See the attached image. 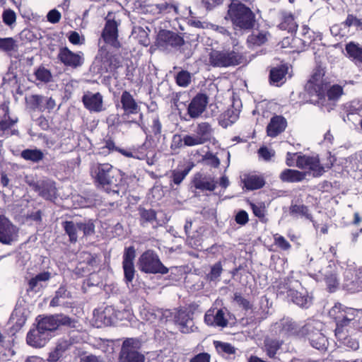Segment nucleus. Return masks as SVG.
Returning a JSON list of instances; mask_svg holds the SVG:
<instances>
[{
    "instance_id": "f257e3e1",
    "label": "nucleus",
    "mask_w": 362,
    "mask_h": 362,
    "mask_svg": "<svg viewBox=\"0 0 362 362\" xmlns=\"http://www.w3.org/2000/svg\"><path fill=\"white\" fill-rule=\"evenodd\" d=\"M94 173L97 186L107 194L119 195L120 192L126 191L127 183L124 175L110 163L99 164Z\"/></svg>"
},
{
    "instance_id": "f03ea898",
    "label": "nucleus",
    "mask_w": 362,
    "mask_h": 362,
    "mask_svg": "<svg viewBox=\"0 0 362 362\" xmlns=\"http://www.w3.org/2000/svg\"><path fill=\"white\" fill-rule=\"evenodd\" d=\"M274 287L277 296L282 297L301 308H308L312 304V297L309 296L300 281L295 279L292 275L276 282Z\"/></svg>"
},
{
    "instance_id": "7ed1b4c3",
    "label": "nucleus",
    "mask_w": 362,
    "mask_h": 362,
    "mask_svg": "<svg viewBox=\"0 0 362 362\" xmlns=\"http://www.w3.org/2000/svg\"><path fill=\"white\" fill-rule=\"evenodd\" d=\"M225 18L232 23L235 30H247L254 28L255 15L246 5L240 2H231Z\"/></svg>"
},
{
    "instance_id": "20e7f679",
    "label": "nucleus",
    "mask_w": 362,
    "mask_h": 362,
    "mask_svg": "<svg viewBox=\"0 0 362 362\" xmlns=\"http://www.w3.org/2000/svg\"><path fill=\"white\" fill-rule=\"evenodd\" d=\"M146 356L142 352V341L139 338H126L122 344L118 362H145Z\"/></svg>"
},
{
    "instance_id": "39448f33",
    "label": "nucleus",
    "mask_w": 362,
    "mask_h": 362,
    "mask_svg": "<svg viewBox=\"0 0 362 362\" xmlns=\"http://www.w3.org/2000/svg\"><path fill=\"white\" fill-rule=\"evenodd\" d=\"M309 268L313 270L314 275L318 280L325 282L329 292H334L338 287L339 282L337 276V267L334 262H329L325 267H322V263L320 262L310 263Z\"/></svg>"
},
{
    "instance_id": "423d86ee",
    "label": "nucleus",
    "mask_w": 362,
    "mask_h": 362,
    "mask_svg": "<svg viewBox=\"0 0 362 362\" xmlns=\"http://www.w3.org/2000/svg\"><path fill=\"white\" fill-rule=\"evenodd\" d=\"M244 57L239 52L212 49L209 54V62L214 67H228L243 63Z\"/></svg>"
},
{
    "instance_id": "0eeeda50",
    "label": "nucleus",
    "mask_w": 362,
    "mask_h": 362,
    "mask_svg": "<svg viewBox=\"0 0 362 362\" xmlns=\"http://www.w3.org/2000/svg\"><path fill=\"white\" fill-rule=\"evenodd\" d=\"M139 267L141 272L146 274H165L168 269L163 264L158 256L153 250H146L139 259Z\"/></svg>"
},
{
    "instance_id": "6e6552de",
    "label": "nucleus",
    "mask_w": 362,
    "mask_h": 362,
    "mask_svg": "<svg viewBox=\"0 0 362 362\" xmlns=\"http://www.w3.org/2000/svg\"><path fill=\"white\" fill-rule=\"evenodd\" d=\"M183 37L177 33L162 29L157 34L155 45L160 50L177 49L184 45Z\"/></svg>"
},
{
    "instance_id": "1a4fd4ad",
    "label": "nucleus",
    "mask_w": 362,
    "mask_h": 362,
    "mask_svg": "<svg viewBox=\"0 0 362 362\" xmlns=\"http://www.w3.org/2000/svg\"><path fill=\"white\" fill-rule=\"evenodd\" d=\"M296 165L300 169H308L312 171L315 177L321 176L325 171V168L330 169L333 163L325 164L323 166L320 164L318 156H310L307 155H298L296 158Z\"/></svg>"
},
{
    "instance_id": "9d476101",
    "label": "nucleus",
    "mask_w": 362,
    "mask_h": 362,
    "mask_svg": "<svg viewBox=\"0 0 362 362\" xmlns=\"http://www.w3.org/2000/svg\"><path fill=\"white\" fill-rule=\"evenodd\" d=\"M187 141L192 146L204 144L210 142L213 136L211 125L207 122L197 124L194 134H188Z\"/></svg>"
},
{
    "instance_id": "9b49d317",
    "label": "nucleus",
    "mask_w": 362,
    "mask_h": 362,
    "mask_svg": "<svg viewBox=\"0 0 362 362\" xmlns=\"http://www.w3.org/2000/svg\"><path fill=\"white\" fill-rule=\"evenodd\" d=\"M28 185L36 192L39 196L46 200L53 201L56 199L57 188L55 182L50 180H31L27 182Z\"/></svg>"
},
{
    "instance_id": "f8f14e48",
    "label": "nucleus",
    "mask_w": 362,
    "mask_h": 362,
    "mask_svg": "<svg viewBox=\"0 0 362 362\" xmlns=\"http://www.w3.org/2000/svg\"><path fill=\"white\" fill-rule=\"evenodd\" d=\"M18 238V228L4 215H0V243L11 245Z\"/></svg>"
},
{
    "instance_id": "ddd939ff",
    "label": "nucleus",
    "mask_w": 362,
    "mask_h": 362,
    "mask_svg": "<svg viewBox=\"0 0 362 362\" xmlns=\"http://www.w3.org/2000/svg\"><path fill=\"white\" fill-rule=\"evenodd\" d=\"M136 250L134 246L126 247L122 256V268L124 271V280L127 284L132 283L134 279L136 270L134 259Z\"/></svg>"
},
{
    "instance_id": "4468645a",
    "label": "nucleus",
    "mask_w": 362,
    "mask_h": 362,
    "mask_svg": "<svg viewBox=\"0 0 362 362\" xmlns=\"http://www.w3.org/2000/svg\"><path fill=\"white\" fill-rule=\"evenodd\" d=\"M208 103L209 98L206 94L198 93L188 104L187 115L190 119L199 118L205 112Z\"/></svg>"
},
{
    "instance_id": "2eb2a0df",
    "label": "nucleus",
    "mask_w": 362,
    "mask_h": 362,
    "mask_svg": "<svg viewBox=\"0 0 362 362\" xmlns=\"http://www.w3.org/2000/svg\"><path fill=\"white\" fill-rule=\"evenodd\" d=\"M119 23L114 19H107L102 31L101 37L103 41L115 48H119L121 43L118 40Z\"/></svg>"
},
{
    "instance_id": "dca6fc26",
    "label": "nucleus",
    "mask_w": 362,
    "mask_h": 362,
    "mask_svg": "<svg viewBox=\"0 0 362 362\" xmlns=\"http://www.w3.org/2000/svg\"><path fill=\"white\" fill-rule=\"evenodd\" d=\"M82 260L80 261L74 270L78 277H83L92 273L97 265V255L88 252L83 253Z\"/></svg>"
},
{
    "instance_id": "f3484780",
    "label": "nucleus",
    "mask_w": 362,
    "mask_h": 362,
    "mask_svg": "<svg viewBox=\"0 0 362 362\" xmlns=\"http://www.w3.org/2000/svg\"><path fill=\"white\" fill-rule=\"evenodd\" d=\"M121 108L123 110L122 117L125 119L132 115H136L141 107L133 95L128 90L122 91L120 96Z\"/></svg>"
},
{
    "instance_id": "a211bd4d",
    "label": "nucleus",
    "mask_w": 362,
    "mask_h": 362,
    "mask_svg": "<svg viewBox=\"0 0 362 362\" xmlns=\"http://www.w3.org/2000/svg\"><path fill=\"white\" fill-rule=\"evenodd\" d=\"M204 320L206 325L214 327H226L228 320L223 309L216 308L209 309L204 315Z\"/></svg>"
},
{
    "instance_id": "6ab92c4d",
    "label": "nucleus",
    "mask_w": 362,
    "mask_h": 362,
    "mask_svg": "<svg viewBox=\"0 0 362 362\" xmlns=\"http://www.w3.org/2000/svg\"><path fill=\"white\" fill-rule=\"evenodd\" d=\"M192 315L193 313L187 309H180L175 315V322L182 333L189 334L194 331V323Z\"/></svg>"
},
{
    "instance_id": "aec40b11",
    "label": "nucleus",
    "mask_w": 362,
    "mask_h": 362,
    "mask_svg": "<svg viewBox=\"0 0 362 362\" xmlns=\"http://www.w3.org/2000/svg\"><path fill=\"white\" fill-rule=\"evenodd\" d=\"M57 59L66 66L76 69L83 64L82 55L79 53H75L68 47H62L59 50Z\"/></svg>"
},
{
    "instance_id": "412c9836",
    "label": "nucleus",
    "mask_w": 362,
    "mask_h": 362,
    "mask_svg": "<svg viewBox=\"0 0 362 362\" xmlns=\"http://www.w3.org/2000/svg\"><path fill=\"white\" fill-rule=\"evenodd\" d=\"M27 103L31 109L40 112L47 110L49 112L56 106L55 100L52 98L44 97L40 95H31L27 99Z\"/></svg>"
},
{
    "instance_id": "4be33fe9",
    "label": "nucleus",
    "mask_w": 362,
    "mask_h": 362,
    "mask_svg": "<svg viewBox=\"0 0 362 362\" xmlns=\"http://www.w3.org/2000/svg\"><path fill=\"white\" fill-rule=\"evenodd\" d=\"M122 66L119 54L105 50L101 54V70L105 73H115Z\"/></svg>"
},
{
    "instance_id": "5701e85b",
    "label": "nucleus",
    "mask_w": 362,
    "mask_h": 362,
    "mask_svg": "<svg viewBox=\"0 0 362 362\" xmlns=\"http://www.w3.org/2000/svg\"><path fill=\"white\" fill-rule=\"evenodd\" d=\"M51 337V334L40 330L37 326L35 329H30L27 334L26 341L28 345L35 348H41L45 346Z\"/></svg>"
},
{
    "instance_id": "b1692460",
    "label": "nucleus",
    "mask_w": 362,
    "mask_h": 362,
    "mask_svg": "<svg viewBox=\"0 0 362 362\" xmlns=\"http://www.w3.org/2000/svg\"><path fill=\"white\" fill-rule=\"evenodd\" d=\"M287 124V120L284 116L274 115L267 126V136L272 138L276 137L285 131Z\"/></svg>"
},
{
    "instance_id": "393cba45",
    "label": "nucleus",
    "mask_w": 362,
    "mask_h": 362,
    "mask_svg": "<svg viewBox=\"0 0 362 362\" xmlns=\"http://www.w3.org/2000/svg\"><path fill=\"white\" fill-rule=\"evenodd\" d=\"M192 184L196 189L212 192L216 188V181L211 176H206L202 173L194 175Z\"/></svg>"
},
{
    "instance_id": "a878e982",
    "label": "nucleus",
    "mask_w": 362,
    "mask_h": 362,
    "mask_svg": "<svg viewBox=\"0 0 362 362\" xmlns=\"http://www.w3.org/2000/svg\"><path fill=\"white\" fill-rule=\"evenodd\" d=\"M243 188L247 191H254L263 188L266 185L263 175L256 173L245 174L242 179Z\"/></svg>"
},
{
    "instance_id": "bb28decb",
    "label": "nucleus",
    "mask_w": 362,
    "mask_h": 362,
    "mask_svg": "<svg viewBox=\"0 0 362 362\" xmlns=\"http://www.w3.org/2000/svg\"><path fill=\"white\" fill-rule=\"evenodd\" d=\"M84 107L90 112H99L103 110V96L100 93L88 92L82 97Z\"/></svg>"
},
{
    "instance_id": "cd10ccee",
    "label": "nucleus",
    "mask_w": 362,
    "mask_h": 362,
    "mask_svg": "<svg viewBox=\"0 0 362 362\" xmlns=\"http://www.w3.org/2000/svg\"><path fill=\"white\" fill-rule=\"evenodd\" d=\"M346 307L343 306L341 304H335L329 310V315L336 322L335 335L340 336V330L344 329V324L345 320V312Z\"/></svg>"
},
{
    "instance_id": "c85d7f7f",
    "label": "nucleus",
    "mask_w": 362,
    "mask_h": 362,
    "mask_svg": "<svg viewBox=\"0 0 362 362\" xmlns=\"http://www.w3.org/2000/svg\"><path fill=\"white\" fill-rule=\"evenodd\" d=\"M288 67L286 64L272 67L269 71V83L272 85L279 86L285 82Z\"/></svg>"
},
{
    "instance_id": "c756f323",
    "label": "nucleus",
    "mask_w": 362,
    "mask_h": 362,
    "mask_svg": "<svg viewBox=\"0 0 362 362\" xmlns=\"http://www.w3.org/2000/svg\"><path fill=\"white\" fill-rule=\"evenodd\" d=\"M139 222L141 226L146 227L148 224L157 223V212L153 209H146L139 206L137 209Z\"/></svg>"
},
{
    "instance_id": "7c9ffc66",
    "label": "nucleus",
    "mask_w": 362,
    "mask_h": 362,
    "mask_svg": "<svg viewBox=\"0 0 362 362\" xmlns=\"http://www.w3.org/2000/svg\"><path fill=\"white\" fill-rule=\"evenodd\" d=\"M278 28L281 30H286L288 33H296L298 29V24L295 21L293 13L286 11H281V22Z\"/></svg>"
},
{
    "instance_id": "2f4dec72",
    "label": "nucleus",
    "mask_w": 362,
    "mask_h": 362,
    "mask_svg": "<svg viewBox=\"0 0 362 362\" xmlns=\"http://www.w3.org/2000/svg\"><path fill=\"white\" fill-rule=\"evenodd\" d=\"M321 323L315 320L308 319L303 326H300L299 338L311 339L312 335H315L316 332L321 329Z\"/></svg>"
},
{
    "instance_id": "473e14b6",
    "label": "nucleus",
    "mask_w": 362,
    "mask_h": 362,
    "mask_svg": "<svg viewBox=\"0 0 362 362\" xmlns=\"http://www.w3.org/2000/svg\"><path fill=\"white\" fill-rule=\"evenodd\" d=\"M328 85L329 84L325 81L313 83H306L305 90L309 95H315L319 100H322L325 99V92Z\"/></svg>"
},
{
    "instance_id": "72a5a7b5",
    "label": "nucleus",
    "mask_w": 362,
    "mask_h": 362,
    "mask_svg": "<svg viewBox=\"0 0 362 362\" xmlns=\"http://www.w3.org/2000/svg\"><path fill=\"white\" fill-rule=\"evenodd\" d=\"M306 173L298 170L286 168L279 175V179L283 182H299L303 181Z\"/></svg>"
},
{
    "instance_id": "f704fd0d",
    "label": "nucleus",
    "mask_w": 362,
    "mask_h": 362,
    "mask_svg": "<svg viewBox=\"0 0 362 362\" xmlns=\"http://www.w3.org/2000/svg\"><path fill=\"white\" fill-rule=\"evenodd\" d=\"M71 345V344L67 339L59 340L54 349L49 354L47 361L49 362H58Z\"/></svg>"
},
{
    "instance_id": "c9c22d12",
    "label": "nucleus",
    "mask_w": 362,
    "mask_h": 362,
    "mask_svg": "<svg viewBox=\"0 0 362 362\" xmlns=\"http://www.w3.org/2000/svg\"><path fill=\"white\" fill-rule=\"evenodd\" d=\"M289 214L294 218H305L311 222H314L313 216L309 207L305 204H291L289 207Z\"/></svg>"
},
{
    "instance_id": "e433bc0d",
    "label": "nucleus",
    "mask_w": 362,
    "mask_h": 362,
    "mask_svg": "<svg viewBox=\"0 0 362 362\" xmlns=\"http://www.w3.org/2000/svg\"><path fill=\"white\" fill-rule=\"evenodd\" d=\"M36 320L37 321V326L39 327V329L48 334L57 329V324H56L53 315L43 317L39 315Z\"/></svg>"
},
{
    "instance_id": "4c0bfd02",
    "label": "nucleus",
    "mask_w": 362,
    "mask_h": 362,
    "mask_svg": "<svg viewBox=\"0 0 362 362\" xmlns=\"http://www.w3.org/2000/svg\"><path fill=\"white\" fill-rule=\"evenodd\" d=\"M282 344L283 342L279 339L266 338L264 341V351L268 357L274 358Z\"/></svg>"
},
{
    "instance_id": "58836bf2",
    "label": "nucleus",
    "mask_w": 362,
    "mask_h": 362,
    "mask_svg": "<svg viewBox=\"0 0 362 362\" xmlns=\"http://www.w3.org/2000/svg\"><path fill=\"white\" fill-rule=\"evenodd\" d=\"M308 341L313 348L320 351H326L329 345L327 338L322 333L321 329L316 332L315 335H312Z\"/></svg>"
},
{
    "instance_id": "ea45409f",
    "label": "nucleus",
    "mask_w": 362,
    "mask_h": 362,
    "mask_svg": "<svg viewBox=\"0 0 362 362\" xmlns=\"http://www.w3.org/2000/svg\"><path fill=\"white\" fill-rule=\"evenodd\" d=\"M193 167L194 164L192 163L182 170L177 169L173 170L170 176V185L172 186L173 184L175 185H180L186 176L189 173Z\"/></svg>"
},
{
    "instance_id": "a19ab883",
    "label": "nucleus",
    "mask_w": 362,
    "mask_h": 362,
    "mask_svg": "<svg viewBox=\"0 0 362 362\" xmlns=\"http://www.w3.org/2000/svg\"><path fill=\"white\" fill-rule=\"evenodd\" d=\"M249 206L255 216L257 217L259 220L262 223H267L268 219L267 218V207L264 202H258L255 204L252 202H249Z\"/></svg>"
},
{
    "instance_id": "79ce46f5",
    "label": "nucleus",
    "mask_w": 362,
    "mask_h": 362,
    "mask_svg": "<svg viewBox=\"0 0 362 362\" xmlns=\"http://www.w3.org/2000/svg\"><path fill=\"white\" fill-rule=\"evenodd\" d=\"M214 345L217 353L222 357L229 356L236 352V349L228 342L214 341Z\"/></svg>"
},
{
    "instance_id": "37998d69",
    "label": "nucleus",
    "mask_w": 362,
    "mask_h": 362,
    "mask_svg": "<svg viewBox=\"0 0 362 362\" xmlns=\"http://www.w3.org/2000/svg\"><path fill=\"white\" fill-rule=\"evenodd\" d=\"M62 226L65 233L69 236V241L72 243H75L78 240V223L75 224L72 221H65L62 222Z\"/></svg>"
},
{
    "instance_id": "c03bdc74",
    "label": "nucleus",
    "mask_w": 362,
    "mask_h": 362,
    "mask_svg": "<svg viewBox=\"0 0 362 362\" xmlns=\"http://www.w3.org/2000/svg\"><path fill=\"white\" fill-rule=\"evenodd\" d=\"M21 156L25 160L38 163L44 158V153L40 149L26 148L21 151Z\"/></svg>"
},
{
    "instance_id": "a18cd8bd",
    "label": "nucleus",
    "mask_w": 362,
    "mask_h": 362,
    "mask_svg": "<svg viewBox=\"0 0 362 362\" xmlns=\"http://www.w3.org/2000/svg\"><path fill=\"white\" fill-rule=\"evenodd\" d=\"M223 263L219 260L210 266V271L206 274V280L208 281H216L219 279L223 272Z\"/></svg>"
},
{
    "instance_id": "49530a36",
    "label": "nucleus",
    "mask_w": 362,
    "mask_h": 362,
    "mask_svg": "<svg viewBox=\"0 0 362 362\" xmlns=\"http://www.w3.org/2000/svg\"><path fill=\"white\" fill-rule=\"evenodd\" d=\"M345 49L350 58L362 63V47L358 44L351 42L346 44Z\"/></svg>"
},
{
    "instance_id": "de8ad7c7",
    "label": "nucleus",
    "mask_w": 362,
    "mask_h": 362,
    "mask_svg": "<svg viewBox=\"0 0 362 362\" xmlns=\"http://www.w3.org/2000/svg\"><path fill=\"white\" fill-rule=\"evenodd\" d=\"M51 278V273L49 272H43L37 274L35 276L31 278L28 283V288L27 292L35 291V288L40 281H47Z\"/></svg>"
},
{
    "instance_id": "09e8293b",
    "label": "nucleus",
    "mask_w": 362,
    "mask_h": 362,
    "mask_svg": "<svg viewBox=\"0 0 362 362\" xmlns=\"http://www.w3.org/2000/svg\"><path fill=\"white\" fill-rule=\"evenodd\" d=\"M281 329L289 335L299 337L300 326L292 320H286L281 323Z\"/></svg>"
},
{
    "instance_id": "8fccbe9b",
    "label": "nucleus",
    "mask_w": 362,
    "mask_h": 362,
    "mask_svg": "<svg viewBox=\"0 0 362 362\" xmlns=\"http://www.w3.org/2000/svg\"><path fill=\"white\" fill-rule=\"evenodd\" d=\"M268 32H253L247 37V42L254 46H261L267 41Z\"/></svg>"
},
{
    "instance_id": "3c124183",
    "label": "nucleus",
    "mask_w": 362,
    "mask_h": 362,
    "mask_svg": "<svg viewBox=\"0 0 362 362\" xmlns=\"http://www.w3.org/2000/svg\"><path fill=\"white\" fill-rule=\"evenodd\" d=\"M70 297V293L67 291L65 285H61L55 291L54 296L49 303L51 307H57L60 305V299H65Z\"/></svg>"
},
{
    "instance_id": "603ef678",
    "label": "nucleus",
    "mask_w": 362,
    "mask_h": 362,
    "mask_svg": "<svg viewBox=\"0 0 362 362\" xmlns=\"http://www.w3.org/2000/svg\"><path fill=\"white\" fill-rule=\"evenodd\" d=\"M238 119V114L234 110H227L221 115L220 124L224 127H227L233 124Z\"/></svg>"
},
{
    "instance_id": "864d4df0",
    "label": "nucleus",
    "mask_w": 362,
    "mask_h": 362,
    "mask_svg": "<svg viewBox=\"0 0 362 362\" xmlns=\"http://www.w3.org/2000/svg\"><path fill=\"white\" fill-rule=\"evenodd\" d=\"M18 45L13 37H0V50L6 53H10L16 50Z\"/></svg>"
},
{
    "instance_id": "5fc2aeb1",
    "label": "nucleus",
    "mask_w": 362,
    "mask_h": 362,
    "mask_svg": "<svg viewBox=\"0 0 362 362\" xmlns=\"http://www.w3.org/2000/svg\"><path fill=\"white\" fill-rule=\"evenodd\" d=\"M344 93L342 86L338 84H334L328 88L327 86V90L325 92V97L328 98L330 101H336L339 99Z\"/></svg>"
},
{
    "instance_id": "6e6d98bb",
    "label": "nucleus",
    "mask_w": 362,
    "mask_h": 362,
    "mask_svg": "<svg viewBox=\"0 0 362 362\" xmlns=\"http://www.w3.org/2000/svg\"><path fill=\"white\" fill-rule=\"evenodd\" d=\"M189 137L188 134H185L183 136L180 134H174L172 138V141L170 144V148L172 150L180 149L183 146H192L191 144H189L188 141L186 139Z\"/></svg>"
},
{
    "instance_id": "4d7b16f0",
    "label": "nucleus",
    "mask_w": 362,
    "mask_h": 362,
    "mask_svg": "<svg viewBox=\"0 0 362 362\" xmlns=\"http://www.w3.org/2000/svg\"><path fill=\"white\" fill-rule=\"evenodd\" d=\"M100 317L103 320L104 324L112 325L117 318L115 309L112 306H107L100 313Z\"/></svg>"
},
{
    "instance_id": "13d9d810",
    "label": "nucleus",
    "mask_w": 362,
    "mask_h": 362,
    "mask_svg": "<svg viewBox=\"0 0 362 362\" xmlns=\"http://www.w3.org/2000/svg\"><path fill=\"white\" fill-rule=\"evenodd\" d=\"M340 337L339 335H335L339 341H341L344 345L352 349L356 350L358 348V342L356 339H353L350 337L347 336V332H345L344 329H342L340 330Z\"/></svg>"
},
{
    "instance_id": "bf43d9fd",
    "label": "nucleus",
    "mask_w": 362,
    "mask_h": 362,
    "mask_svg": "<svg viewBox=\"0 0 362 362\" xmlns=\"http://www.w3.org/2000/svg\"><path fill=\"white\" fill-rule=\"evenodd\" d=\"M345 315V320L344 324V329L349 325L352 320H355L356 317L362 315V309H354L352 308H347L344 312Z\"/></svg>"
},
{
    "instance_id": "052dcab7",
    "label": "nucleus",
    "mask_w": 362,
    "mask_h": 362,
    "mask_svg": "<svg viewBox=\"0 0 362 362\" xmlns=\"http://www.w3.org/2000/svg\"><path fill=\"white\" fill-rule=\"evenodd\" d=\"M191 74L186 70L179 71L175 76L176 83L180 87H187L191 83Z\"/></svg>"
},
{
    "instance_id": "680f3d73",
    "label": "nucleus",
    "mask_w": 362,
    "mask_h": 362,
    "mask_svg": "<svg viewBox=\"0 0 362 362\" xmlns=\"http://www.w3.org/2000/svg\"><path fill=\"white\" fill-rule=\"evenodd\" d=\"M56 324H57V328L60 326H67L69 327H74L75 321L70 317L64 315L62 313L53 315Z\"/></svg>"
},
{
    "instance_id": "e2e57ef3",
    "label": "nucleus",
    "mask_w": 362,
    "mask_h": 362,
    "mask_svg": "<svg viewBox=\"0 0 362 362\" xmlns=\"http://www.w3.org/2000/svg\"><path fill=\"white\" fill-rule=\"evenodd\" d=\"M35 76L37 80L44 83L49 82L52 78L51 71L45 68L44 66H40L35 71Z\"/></svg>"
},
{
    "instance_id": "0e129e2a",
    "label": "nucleus",
    "mask_w": 362,
    "mask_h": 362,
    "mask_svg": "<svg viewBox=\"0 0 362 362\" xmlns=\"http://www.w3.org/2000/svg\"><path fill=\"white\" fill-rule=\"evenodd\" d=\"M150 132L156 137L159 139L162 132V124L158 115L152 119V124L150 125Z\"/></svg>"
},
{
    "instance_id": "69168bd1",
    "label": "nucleus",
    "mask_w": 362,
    "mask_h": 362,
    "mask_svg": "<svg viewBox=\"0 0 362 362\" xmlns=\"http://www.w3.org/2000/svg\"><path fill=\"white\" fill-rule=\"evenodd\" d=\"M78 228L82 230L83 235L88 236L95 233V225L93 222L88 221L87 223L78 222Z\"/></svg>"
},
{
    "instance_id": "338daca9",
    "label": "nucleus",
    "mask_w": 362,
    "mask_h": 362,
    "mask_svg": "<svg viewBox=\"0 0 362 362\" xmlns=\"http://www.w3.org/2000/svg\"><path fill=\"white\" fill-rule=\"evenodd\" d=\"M324 75L325 71L320 66H317L314 69L313 72L307 83H313L324 81L322 79Z\"/></svg>"
},
{
    "instance_id": "774afa93",
    "label": "nucleus",
    "mask_w": 362,
    "mask_h": 362,
    "mask_svg": "<svg viewBox=\"0 0 362 362\" xmlns=\"http://www.w3.org/2000/svg\"><path fill=\"white\" fill-rule=\"evenodd\" d=\"M234 300L240 307L246 311L252 309V305L250 302L239 293L234 294Z\"/></svg>"
}]
</instances>
